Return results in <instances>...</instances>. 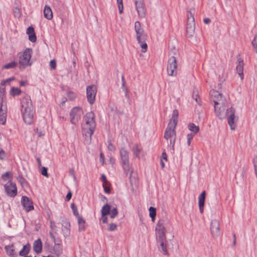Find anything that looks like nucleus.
Wrapping results in <instances>:
<instances>
[{
	"mask_svg": "<svg viewBox=\"0 0 257 257\" xmlns=\"http://www.w3.org/2000/svg\"><path fill=\"white\" fill-rule=\"evenodd\" d=\"M83 120L84 123L82 126V134L85 137V143L89 144L91 143V136L96 128L94 112L92 111L87 112L84 116Z\"/></svg>",
	"mask_w": 257,
	"mask_h": 257,
	"instance_id": "f257e3e1",
	"label": "nucleus"
},
{
	"mask_svg": "<svg viewBox=\"0 0 257 257\" xmlns=\"http://www.w3.org/2000/svg\"><path fill=\"white\" fill-rule=\"evenodd\" d=\"M21 113L26 123L30 124L33 120L34 107L30 96H24L21 101Z\"/></svg>",
	"mask_w": 257,
	"mask_h": 257,
	"instance_id": "f03ea898",
	"label": "nucleus"
},
{
	"mask_svg": "<svg viewBox=\"0 0 257 257\" xmlns=\"http://www.w3.org/2000/svg\"><path fill=\"white\" fill-rule=\"evenodd\" d=\"M210 94L213 96H218L219 97V100L215 101V104L214 105V111L216 115L220 119H222L225 118L224 115V111L226 110L228 107L227 105V101L225 98L223 96L221 93L218 91L213 90L210 91Z\"/></svg>",
	"mask_w": 257,
	"mask_h": 257,
	"instance_id": "7ed1b4c3",
	"label": "nucleus"
},
{
	"mask_svg": "<svg viewBox=\"0 0 257 257\" xmlns=\"http://www.w3.org/2000/svg\"><path fill=\"white\" fill-rule=\"evenodd\" d=\"M178 118V111L177 109L173 110L172 117L165 130L164 138L168 140L176 137L175 128L177 124Z\"/></svg>",
	"mask_w": 257,
	"mask_h": 257,
	"instance_id": "20e7f679",
	"label": "nucleus"
},
{
	"mask_svg": "<svg viewBox=\"0 0 257 257\" xmlns=\"http://www.w3.org/2000/svg\"><path fill=\"white\" fill-rule=\"evenodd\" d=\"M119 154L124 172L126 176L130 175L131 177L133 174V170L131 169L129 164V154L128 152L123 148H121Z\"/></svg>",
	"mask_w": 257,
	"mask_h": 257,
	"instance_id": "39448f33",
	"label": "nucleus"
},
{
	"mask_svg": "<svg viewBox=\"0 0 257 257\" xmlns=\"http://www.w3.org/2000/svg\"><path fill=\"white\" fill-rule=\"evenodd\" d=\"M32 50L30 48H27L25 51L19 56V68L24 69L26 67L31 65L32 63L30 60L32 57Z\"/></svg>",
	"mask_w": 257,
	"mask_h": 257,
	"instance_id": "423d86ee",
	"label": "nucleus"
},
{
	"mask_svg": "<svg viewBox=\"0 0 257 257\" xmlns=\"http://www.w3.org/2000/svg\"><path fill=\"white\" fill-rule=\"evenodd\" d=\"M165 222L166 221L164 219H161L158 221L156 225L155 231L157 241L166 240Z\"/></svg>",
	"mask_w": 257,
	"mask_h": 257,
	"instance_id": "0eeeda50",
	"label": "nucleus"
},
{
	"mask_svg": "<svg viewBox=\"0 0 257 257\" xmlns=\"http://www.w3.org/2000/svg\"><path fill=\"white\" fill-rule=\"evenodd\" d=\"M235 109L232 107L226 109L224 115L225 117H227V121L230 129L234 130L236 128V124L235 123Z\"/></svg>",
	"mask_w": 257,
	"mask_h": 257,
	"instance_id": "6e6552de",
	"label": "nucleus"
},
{
	"mask_svg": "<svg viewBox=\"0 0 257 257\" xmlns=\"http://www.w3.org/2000/svg\"><path fill=\"white\" fill-rule=\"evenodd\" d=\"M177 64L176 58L174 56H171L169 58L167 64V73L169 76H176Z\"/></svg>",
	"mask_w": 257,
	"mask_h": 257,
	"instance_id": "1a4fd4ad",
	"label": "nucleus"
},
{
	"mask_svg": "<svg viewBox=\"0 0 257 257\" xmlns=\"http://www.w3.org/2000/svg\"><path fill=\"white\" fill-rule=\"evenodd\" d=\"M97 87L95 85H92L87 86L86 88V95L88 101L90 104L94 103Z\"/></svg>",
	"mask_w": 257,
	"mask_h": 257,
	"instance_id": "9d476101",
	"label": "nucleus"
},
{
	"mask_svg": "<svg viewBox=\"0 0 257 257\" xmlns=\"http://www.w3.org/2000/svg\"><path fill=\"white\" fill-rule=\"evenodd\" d=\"M7 195L10 197H14L17 194L16 185L12 181H9L4 186Z\"/></svg>",
	"mask_w": 257,
	"mask_h": 257,
	"instance_id": "9b49d317",
	"label": "nucleus"
},
{
	"mask_svg": "<svg viewBox=\"0 0 257 257\" xmlns=\"http://www.w3.org/2000/svg\"><path fill=\"white\" fill-rule=\"evenodd\" d=\"M210 231L213 237H217L220 234V223L216 219L212 220L210 224Z\"/></svg>",
	"mask_w": 257,
	"mask_h": 257,
	"instance_id": "f8f14e48",
	"label": "nucleus"
},
{
	"mask_svg": "<svg viewBox=\"0 0 257 257\" xmlns=\"http://www.w3.org/2000/svg\"><path fill=\"white\" fill-rule=\"evenodd\" d=\"M81 113V111L79 107H75L72 109L70 113L71 122L72 123L76 124L78 121V120L80 118Z\"/></svg>",
	"mask_w": 257,
	"mask_h": 257,
	"instance_id": "ddd939ff",
	"label": "nucleus"
},
{
	"mask_svg": "<svg viewBox=\"0 0 257 257\" xmlns=\"http://www.w3.org/2000/svg\"><path fill=\"white\" fill-rule=\"evenodd\" d=\"M136 8L138 12V14L142 18H143L146 16V8L144 0H135Z\"/></svg>",
	"mask_w": 257,
	"mask_h": 257,
	"instance_id": "4468645a",
	"label": "nucleus"
},
{
	"mask_svg": "<svg viewBox=\"0 0 257 257\" xmlns=\"http://www.w3.org/2000/svg\"><path fill=\"white\" fill-rule=\"evenodd\" d=\"M135 30L137 35V40L140 41L144 40L145 35L144 29L142 28L141 23L139 21H137L135 24Z\"/></svg>",
	"mask_w": 257,
	"mask_h": 257,
	"instance_id": "2eb2a0df",
	"label": "nucleus"
},
{
	"mask_svg": "<svg viewBox=\"0 0 257 257\" xmlns=\"http://www.w3.org/2000/svg\"><path fill=\"white\" fill-rule=\"evenodd\" d=\"M22 204L24 209L29 212L34 209L33 202L31 199L26 196H23L21 201Z\"/></svg>",
	"mask_w": 257,
	"mask_h": 257,
	"instance_id": "dca6fc26",
	"label": "nucleus"
},
{
	"mask_svg": "<svg viewBox=\"0 0 257 257\" xmlns=\"http://www.w3.org/2000/svg\"><path fill=\"white\" fill-rule=\"evenodd\" d=\"M3 100L1 103L0 107V123L4 124L6 121L7 118V106L3 104Z\"/></svg>",
	"mask_w": 257,
	"mask_h": 257,
	"instance_id": "f3484780",
	"label": "nucleus"
},
{
	"mask_svg": "<svg viewBox=\"0 0 257 257\" xmlns=\"http://www.w3.org/2000/svg\"><path fill=\"white\" fill-rule=\"evenodd\" d=\"M195 32V22H193V19L191 21L187 22L186 27V33L188 37L192 38Z\"/></svg>",
	"mask_w": 257,
	"mask_h": 257,
	"instance_id": "a211bd4d",
	"label": "nucleus"
},
{
	"mask_svg": "<svg viewBox=\"0 0 257 257\" xmlns=\"http://www.w3.org/2000/svg\"><path fill=\"white\" fill-rule=\"evenodd\" d=\"M243 66L244 63L243 62V60L240 58H238L237 59V65L236 66V71L239 75V76L240 77L241 80H242L243 78Z\"/></svg>",
	"mask_w": 257,
	"mask_h": 257,
	"instance_id": "6ab92c4d",
	"label": "nucleus"
},
{
	"mask_svg": "<svg viewBox=\"0 0 257 257\" xmlns=\"http://www.w3.org/2000/svg\"><path fill=\"white\" fill-rule=\"evenodd\" d=\"M132 151L134 156L136 158L139 159L141 158V155L143 153V148L140 145L135 144L132 148Z\"/></svg>",
	"mask_w": 257,
	"mask_h": 257,
	"instance_id": "aec40b11",
	"label": "nucleus"
},
{
	"mask_svg": "<svg viewBox=\"0 0 257 257\" xmlns=\"http://www.w3.org/2000/svg\"><path fill=\"white\" fill-rule=\"evenodd\" d=\"M33 249L37 253H40L42 249V242L41 239L36 240L33 243Z\"/></svg>",
	"mask_w": 257,
	"mask_h": 257,
	"instance_id": "412c9836",
	"label": "nucleus"
},
{
	"mask_svg": "<svg viewBox=\"0 0 257 257\" xmlns=\"http://www.w3.org/2000/svg\"><path fill=\"white\" fill-rule=\"evenodd\" d=\"M27 34L29 35V40L32 42H35L37 37L34 32V29L32 27H29L27 30Z\"/></svg>",
	"mask_w": 257,
	"mask_h": 257,
	"instance_id": "4be33fe9",
	"label": "nucleus"
},
{
	"mask_svg": "<svg viewBox=\"0 0 257 257\" xmlns=\"http://www.w3.org/2000/svg\"><path fill=\"white\" fill-rule=\"evenodd\" d=\"M166 240H160L157 241V245L159 250L163 252L164 255L168 254V250L167 245L165 243Z\"/></svg>",
	"mask_w": 257,
	"mask_h": 257,
	"instance_id": "5701e85b",
	"label": "nucleus"
},
{
	"mask_svg": "<svg viewBox=\"0 0 257 257\" xmlns=\"http://www.w3.org/2000/svg\"><path fill=\"white\" fill-rule=\"evenodd\" d=\"M70 225L69 222L65 221L63 223L62 230L65 237L69 236L70 233Z\"/></svg>",
	"mask_w": 257,
	"mask_h": 257,
	"instance_id": "b1692460",
	"label": "nucleus"
},
{
	"mask_svg": "<svg viewBox=\"0 0 257 257\" xmlns=\"http://www.w3.org/2000/svg\"><path fill=\"white\" fill-rule=\"evenodd\" d=\"M102 182L103 187L105 193L109 194L110 193V183L107 180V178H100Z\"/></svg>",
	"mask_w": 257,
	"mask_h": 257,
	"instance_id": "393cba45",
	"label": "nucleus"
},
{
	"mask_svg": "<svg viewBox=\"0 0 257 257\" xmlns=\"http://www.w3.org/2000/svg\"><path fill=\"white\" fill-rule=\"evenodd\" d=\"M5 249L8 255L12 257H16V253L15 251L13 244L5 246Z\"/></svg>",
	"mask_w": 257,
	"mask_h": 257,
	"instance_id": "a878e982",
	"label": "nucleus"
},
{
	"mask_svg": "<svg viewBox=\"0 0 257 257\" xmlns=\"http://www.w3.org/2000/svg\"><path fill=\"white\" fill-rule=\"evenodd\" d=\"M44 15L45 18L48 20H51L53 18V13L50 7L46 6L44 9Z\"/></svg>",
	"mask_w": 257,
	"mask_h": 257,
	"instance_id": "bb28decb",
	"label": "nucleus"
},
{
	"mask_svg": "<svg viewBox=\"0 0 257 257\" xmlns=\"http://www.w3.org/2000/svg\"><path fill=\"white\" fill-rule=\"evenodd\" d=\"M78 223L79 225L78 230L79 231H83L86 228V222L83 218L80 216L78 218Z\"/></svg>",
	"mask_w": 257,
	"mask_h": 257,
	"instance_id": "cd10ccee",
	"label": "nucleus"
},
{
	"mask_svg": "<svg viewBox=\"0 0 257 257\" xmlns=\"http://www.w3.org/2000/svg\"><path fill=\"white\" fill-rule=\"evenodd\" d=\"M30 248L31 246L29 243L24 245L23 248L19 252L20 255L24 256L27 254L30 251Z\"/></svg>",
	"mask_w": 257,
	"mask_h": 257,
	"instance_id": "c85d7f7f",
	"label": "nucleus"
},
{
	"mask_svg": "<svg viewBox=\"0 0 257 257\" xmlns=\"http://www.w3.org/2000/svg\"><path fill=\"white\" fill-rule=\"evenodd\" d=\"M147 36L145 35V38L144 40H141L140 41L137 40L138 43L140 44V46L142 48V52L145 53L147 50L148 45L146 42Z\"/></svg>",
	"mask_w": 257,
	"mask_h": 257,
	"instance_id": "c756f323",
	"label": "nucleus"
},
{
	"mask_svg": "<svg viewBox=\"0 0 257 257\" xmlns=\"http://www.w3.org/2000/svg\"><path fill=\"white\" fill-rule=\"evenodd\" d=\"M54 254L53 255H57L58 257L62 253V247L59 244L55 243V246L54 248Z\"/></svg>",
	"mask_w": 257,
	"mask_h": 257,
	"instance_id": "7c9ffc66",
	"label": "nucleus"
},
{
	"mask_svg": "<svg viewBox=\"0 0 257 257\" xmlns=\"http://www.w3.org/2000/svg\"><path fill=\"white\" fill-rule=\"evenodd\" d=\"M110 211V206L107 204H105L102 208L101 210V215L102 216H105L109 214Z\"/></svg>",
	"mask_w": 257,
	"mask_h": 257,
	"instance_id": "2f4dec72",
	"label": "nucleus"
},
{
	"mask_svg": "<svg viewBox=\"0 0 257 257\" xmlns=\"http://www.w3.org/2000/svg\"><path fill=\"white\" fill-rule=\"evenodd\" d=\"M188 127L189 130L191 131L193 134L195 135L197 134L199 131V127L198 126L196 125L193 123H190L188 125Z\"/></svg>",
	"mask_w": 257,
	"mask_h": 257,
	"instance_id": "473e14b6",
	"label": "nucleus"
},
{
	"mask_svg": "<svg viewBox=\"0 0 257 257\" xmlns=\"http://www.w3.org/2000/svg\"><path fill=\"white\" fill-rule=\"evenodd\" d=\"M206 192L203 191L199 195L198 199V205H200L201 206H204L205 200Z\"/></svg>",
	"mask_w": 257,
	"mask_h": 257,
	"instance_id": "72a5a7b5",
	"label": "nucleus"
},
{
	"mask_svg": "<svg viewBox=\"0 0 257 257\" xmlns=\"http://www.w3.org/2000/svg\"><path fill=\"white\" fill-rule=\"evenodd\" d=\"M192 97L198 104H201V101L198 96V90L196 88H194L193 90Z\"/></svg>",
	"mask_w": 257,
	"mask_h": 257,
	"instance_id": "f704fd0d",
	"label": "nucleus"
},
{
	"mask_svg": "<svg viewBox=\"0 0 257 257\" xmlns=\"http://www.w3.org/2000/svg\"><path fill=\"white\" fill-rule=\"evenodd\" d=\"M11 79H7L5 81H3L1 82V90H0V93H1V96L2 97V99H3V96L4 95L5 92H6V88L5 86V84L6 82H9Z\"/></svg>",
	"mask_w": 257,
	"mask_h": 257,
	"instance_id": "c9c22d12",
	"label": "nucleus"
},
{
	"mask_svg": "<svg viewBox=\"0 0 257 257\" xmlns=\"http://www.w3.org/2000/svg\"><path fill=\"white\" fill-rule=\"evenodd\" d=\"M21 93V89L17 87H12L10 91V94L13 96L19 95Z\"/></svg>",
	"mask_w": 257,
	"mask_h": 257,
	"instance_id": "e433bc0d",
	"label": "nucleus"
},
{
	"mask_svg": "<svg viewBox=\"0 0 257 257\" xmlns=\"http://www.w3.org/2000/svg\"><path fill=\"white\" fill-rule=\"evenodd\" d=\"M150 216L153 221H154L156 216V209L153 207H150L149 208Z\"/></svg>",
	"mask_w": 257,
	"mask_h": 257,
	"instance_id": "4c0bfd02",
	"label": "nucleus"
},
{
	"mask_svg": "<svg viewBox=\"0 0 257 257\" xmlns=\"http://www.w3.org/2000/svg\"><path fill=\"white\" fill-rule=\"evenodd\" d=\"M195 9H191L190 11L188 12V22L191 21V19H193V22H194V14H195Z\"/></svg>",
	"mask_w": 257,
	"mask_h": 257,
	"instance_id": "58836bf2",
	"label": "nucleus"
},
{
	"mask_svg": "<svg viewBox=\"0 0 257 257\" xmlns=\"http://www.w3.org/2000/svg\"><path fill=\"white\" fill-rule=\"evenodd\" d=\"M71 208L72 210L73 213L74 215H75L77 218L81 216L79 215V212L77 210V206L74 204V203H72L71 204Z\"/></svg>",
	"mask_w": 257,
	"mask_h": 257,
	"instance_id": "ea45409f",
	"label": "nucleus"
},
{
	"mask_svg": "<svg viewBox=\"0 0 257 257\" xmlns=\"http://www.w3.org/2000/svg\"><path fill=\"white\" fill-rule=\"evenodd\" d=\"M17 65V63L15 61L11 62L9 63L5 64L3 68L5 69H11L15 68Z\"/></svg>",
	"mask_w": 257,
	"mask_h": 257,
	"instance_id": "a19ab883",
	"label": "nucleus"
},
{
	"mask_svg": "<svg viewBox=\"0 0 257 257\" xmlns=\"http://www.w3.org/2000/svg\"><path fill=\"white\" fill-rule=\"evenodd\" d=\"M110 216L111 218H114L118 214L116 208H113L111 211H110Z\"/></svg>",
	"mask_w": 257,
	"mask_h": 257,
	"instance_id": "79ce46f5",
	"label": "nucleus"
},
{
	"mask_svg": "<svg viewBox=\"0 0 257 257\" xmlns=\"http://www.w3.org/2000/svg\"><path fill=\"white\" fill-rule=\"evenodd\" d=\"M119 13L122 14L123 12V4L122 0H117Z\"/></svg>",
	"mask_w": 257,
	"mask_h": 257,
	"instance_id": "37998d69",
	"label": "nucleus"
},
{
	"mask_svg": "<svg viewBox=\"0 0 257 257\" xmlns=\"http://www.w3.org/2000/svg\"><path fill=\"white\" fill-rule=\"evenodd\" d=\"M251 43L255 51L257 52V34L254 36Z\"/></svg>",
	"mask_w": 257,
	"mask_h": 257,
	"instance_id": "c03bdc74",
	"label": "nucleus"
},
{
	"mask_svg": "<svg viewBox=\"0 0 257 257\" xmlns=\"http://www.w3.org/2000/svg\"><path fill=\"white\" fill-rule=\"evenodd\" d=\"M195 135L193 133H190L187 135V145L188 146H190L191 144V142Z\"/></svg>",
	"mask_w": 257,
	"mask_h": 257,
	"instance_id": "a18cd8bd",
	"label": "nucleus"
},
{
	"mask_svg": "<svg viewBox=\"0 0 257 257\" xmlns=\"http://www.w3.org/2000/svg\"><path fill=\"white\" fill-rule=\"evenodd\" d=\"M252 163L253 164L256 177H257V157H254L253 158Z\"/></svg>",
	"mask_w": 257,
	"mask_h": 257,
	"instance_id": "49530a36",
	"label": "nucleus"
},
{
	"mask_svg": "<svg viewBox=\"0 0 257 257\" xmlns=\"http://www.w3.org/2000/svg\"><path fill=\"white\" fill-rule=\"evenodd\" d=\"M175 142V137L171 138L170 140V148L172 151L174 150V144Z\"/></svg>",
	"mask_w": 257,
	"mask_h": 257,
	"instance_id": "de8ad7c7",
	"label": "nucleus"
},
{
	"mask_svg": "<svg viewBox=\"0 0 257 257\" xmlns=\"http://www.w3.org/2000/svg\"><path fill=\"white\" fill-rule=\"evenodd\" d=\"M50 67L51 69H55L56 67V62L55 60H51L50 62Z\"/></svg>",
	"mask_w": 257,
	"mask_h": 257,
	"instance_id": "09e8293b",
	"label": "nucleus"
},
{
	"mask_svg": "<svg viewBox=\"0 0 257 257\" xmlns=\"http://www.w3.org/2000/svg\"><path fill=\"white\" fill-rule=\"evenodd\" d=\"M117 228V225L115 223H111L109 224L108 230L109 231H114Z\"/></svg>",
	"mask_w": 257,
	"mask_h": 257,
	"instance_id": "8fccbe9b",
	"label": "nucleus"
},
{
	"mask_svg": "<svg viewBox=\"0 0 257 257\" xmlns=\"http://www.w3.org/2000/svg\"><path fill=\"white\" fill-rule=\"evenodd\" d=\"M67 96L70 100H73L75 98L76 95L73 92L70 91L68 92Z\"/></svg>",
	"mask_w": 257,
	"mask_h": 257,
	"instance_id": "3c124183",
	"label": "nucleus"
},
{
	"mask_svg": "<svg viewBox=\"0 0 257 257\" xmlns=\"http://www.w3.org/2000/svg\"><path fill=\"white\" fill-rule=\"evenodd\" d=\"M41 174L44 176L48 177V175L47 173V168L45 167H42L41 170Z\"/></svg>",
	"mask_w": 257,
	"mask_h": 257,
	"instance_id": "603ef678",
	"label": "nucleus"
},
{
	"mask_svg": "<svg viewBox=\"0 0 257 257\" xmlns=\"http://www.w3.org/2000/svg\"><path fill=\"white\" fill-rule=\"evenodd\" d=\"M108 150L110 151H113L114 150L115 148L114 146L112 144L110 141L108 142Z\"/></svg>",
	"mask_w": 257,
	"mask_h": 257,
	"instance_id": "864d4df0",
	"label": "nucleus"
},
{
	"mask_svg": "<svg viewBox=\"0 0 257 257\" xmlns=\"http://www.w3.org/2000/svg\"><path fill=\"white\" fill-rule=\"evenodd\" d=\"M13 174L11 171H8L2 174L1 177H13Z\"/></svg>",
	"mask_w": 257,
	"mask_h": 257,
	"instance_id": "5fc2aeb1",
	"label": "nucleus"
},
{
	"mask_svg": "<svg viewBox=\"0 0 257 257\" xmlns=\"http://www.w3.org/2000/svg\"><path fill=\"white\" fill-rule=\"evenodd\" d=\"M99 161L102 165L104 164V156L102 153H100V154Z\"/></svg>",
	"mask_w": 257,
	"mask_h": 257,
	"instance_id": "6e6d98bb",
	"label": "nucleus"
},
{
	"mask_svg": "<svg viewBox=\"0 0 257 257\" xmlns=\"http://www.w3.org/2000/svg\"><path fill=\"white\" fill-rule=\"evenodd\" d=\"M71 197H72V193H71V192L70 191H69V192L67 193V195H66V201H69V200H70L71 199Z\"/></svg>",
	"mask_w": 257,
	"mask_h": 257,
	"instance_id": "4d7b16f0",
	"label": "nucleus"
},
{
	"mask_svg": "<svg viewBox=\"0 0 257 257\" xmlns=\"http://www.w3.org/2000/svg\"><path fill=\"white\" fill-rule=\"evenodd\" d=\"M121 81H122L121 87H126L125 85V81L124 77L123 75L121 76Z\"/></svg>",
	"mask_w": 257,
	"mask_h": 257,
	"instance_id": "13d9d810",
	"label": "nucleus"
},
{
	"mask_svg": "<svg viewBox=\"0 0 257 257\" xmlns=\"http://www.w3.org/2000/svg\"><path fill=\"white\" fill-rule=\"evenodd\" d=\"M5 155V152L3 150L0 151V159H3Z\"/></svg>",
	"mask_w": 257,
	"mask_h": 257,
	"instance_id": "bf43d9fd",
	"label": "nucleus"
},
{
	"mask_svg": "<svg viewBox=\"0 0 257 257\" xmlns=\"http://www.w3.org/2000/svg\"><path fill=\"white\" fill-rule=\"evenodd\" d=\"M211 96L212 97V99L214 103V104H215V101H218V100H219V97H218V96Z\"/></svg>",
	"mask_w": 257,
	"mask_h": 257,
	"instance_id": "052dcab7",
	"label": "nucleus"
},
{
	"mask_svg": "<svg viewBox=\"0 0 257 257\" xmlns=\"http://www.w3.org/2000/svg\"><path fill=\"white\" fill-rule=\"evenodd\" d=\"M109 162L110 164L113 165L115 163V159L113 157H110L109 158Z\"/></svg>",
	"mask_w": 257,
	"mask_h": 257,
	"instance_id": "680f3d73",
	"label": "nucleus"
},
{
	"mask_svg": "<svg viewBox=\"0 0 257 257\" xmlns=\"http://www.w3.org/2000/svg\"><path fill=\"white\" fill-rule=\"evenodd\" d=\"M203 22L205 24H208L210 22V20L209 18H205L203 20Z\"/></svg>",
	"mask_w": 257,
	"mask_h": 257,
	"instance_id": "e2e57ef3",
	"label": "nucleus"
},
{
	"mask_svg": "<svg viewBox=\"0 0 257 257\" xmlns=\"http://www.w3.org/2000/svg\"><path fill=\"white\" fill-rule=\"evenodd\" d=\"M103 217L102 219V222L103 223H106L107 222V218L106 217L103 216Z\"/></svg>",
	"mask_w": 257,
	"mask_h": 257,
	"instance_id": "0e129e2a",
	"label": "nucleus"
},
{
	"mask_svg": "<svg viewBox=\"0 0 257 257\" xmlns=\"http://www.w3.org/2000/svg\"><path fill=\"white\" fill-rule=\"evenodd\" d=\"M203 208H204V206H201L200 205H199V211H200V212L201 213H202L203 212Z\"/></svg>",
	"mask_w": 257,
	"mask_h": 257,
	"instance_id": "69168bd1",
	"label": "nucleus"
},
{
	"mask_svg": "<svg viewBox=\"0 0 257 257\" xmlns=\"http://www.w3.org/2000/svg\"><path fill=\"white\" fill-rule=\"evenodd\" d=\"M124 93H128V89L127 87H122Z\"/></svg>",
	"mask_w": 257,
	"mask_h": 257,
	"instance_id": "338daca9",
	"label": "nucleus"
},
{
	"mask_svg": "<svg viewBox=\"0 0 257 257\" xmlns=\"http://www.w3.org/2000/svg\"><path fill=\"white\" fill-rule=\"evenodd\" d=\"M162 157L164 159L167 160V155L165 152L162 153Z\"/></svg>",
	"mask_w": 257,
	"mask_h": 257,
	"instance_id": "774afa93",
	"label": "nucleus"
}]
</instances>
